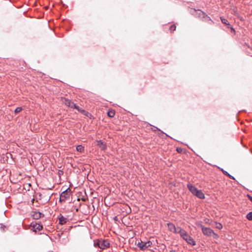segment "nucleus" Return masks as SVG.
I'll return each instance as SVG.
<instances>
[{
  "label": "nucleus",
  "mask_w": 252,
  "mask_h": 252,
  "mask_svg": "<svg viewBox=\"0 0 252 252\" xmlns=\"http://www.w3.org/2000/svg\"><path fill=\"white\" fill-rule=\"evenodd\" d=\"M249 199L252 202V197L251 196H248Z\"/></svg>",
  "instance_id": "nucleus-27"
},
{
  "label": "nucleus",
  "mask_w": 252,
  "mask_h": 252,
  "mask_svg": "<svg viewBox=\"0 0 252 252\" xmlns=\"http://www.w3.org/2000/svg\"><path fill=\"white\" fill-rule=\"evenodd\" d=\"M58 220L59 221V224L61 225H63L67 222V219L64 217L61 214L58 217Z\"/></svg>",
  "instance_id": "nucleus-12"
},
{
  "label": "nucleus",
  "mask_w": 252,
  "mask_h": 252,
  "mask_svg": "<svg viewBox=\"0 0 252 252\" xmlns=\"http://www.w3.org/2000/svg\"><path fill=\"white\" fill-rule=\"evenodd\" d=\"M152 244V243L150 241H148L147 242L141 241L140 242H138L137 246L141 250L144 251L148 247H150Z\"/></svg>",
  "instance_id": "nucleus-7"
},
{
  "label": "nucleus",
  "mask_w": 252,
  "mask_h": 252,
  "mask_svg": "<svg viewBox=\"0 0 252 252\" xmlns=\"http://www.w3.org/2000/svg\"><path fill=\"white\" fill-rule=\"evenodd\" d=\"M97 145L102 150H105L106 149L107 147L106 144L102 142L101 140L98 141Z\"/></svg>",
  "instance_id": "nucleus-13"
},
{
  "label": "nucleus",
  "mask_w": 252,
  "mask_h": 252,
  "mask_svg": "<svg viewBox=\"0 0 252 252\" xmlns=\"http://www.w3.org/2000/svg\"><path fill=\"white\" fill-rule=\"evenodd\" d=\"M177 151L178 153H180L181 152L182 150L181 149L177 148Z\"/></svg>",
  "instance_id": "nucleus-26"
},
{
  "label": "nucleus",
  "mask_w": 252,
  "mask_h": 252,
  "mask_svg": "<svg viewBox=\"0 0 252 252\" xmlns=\"http://www.w3.org/2000/svg\"><path fill=\"white\" fill-rule=\"evenodd\" d=\"M114 220H117V217H115L114 218Z\"/></svg>",
  "instance_id": "nucleus-28"
},
{
  "label": "nucleus",
  "mask_w": 252,
  "mask_h": 252,
  "mask_svg": "<svg viewBox=\"0 0 252 252\" xmlns=\"http://www.w3.org/2000/svg\"><path fill=\"white\" fill-rule=\"evenodd\" d=\"M187 187L193 195L196 196L199 199H203L205 198V195L201 190L198 189L194 186L191 184H188Z\"/></svg>",
  "instance_id": "nucleus-1"
},
{
  "label": "nucleus",
  "mask_w": 252,
  "mask_h": 252,
  "mask_svg": "<svg viewBox=\"0 0 252 252\" xmlns=\"http://www.w3.org/2000/svg\"><path fill=\"white\" fill-rule=\"evenodd\" d=\"M0 228L2 229L3 231H5V229H7V228L5 225L2 224H0Z\"/></svg>",
  "instance_id": "nucleus-25"
},
{
  "label": "nucleus",
  "mask_w": 252,
  "mask_h": 252,
  "mask_svg": "<svg viewBox=\"0 0 252 252\" xmlns=\"http://www.w3.org/2000/svg\"><path fill=\"white\" fill-rule=\"evenodd\" d=\"M63 102L68 107L71 108H73L74 106H75V104L74 103L72 102L70 100L67 99L66 98H63Z\"/></svg>",
  "instance_id": "nucleus-10"
},
{
  "label": "nucleus",
  "mask_w": 252,
  "mask_h": 252,
  "mask_svg": "<svg viewBox=\"0 0 252 252\" xmlns=\"http://www.w3.org/2000/svg\"><path fill=\"white\" fill-rule=\"evenodd\" d=\"M220 20H221V22H222L223 24H225V25H229V22H228V21H227V19H225V18H222V17H220Z\"/></svg>",
  "instance_id": "nucleus-19"
},
{
  "label": "nucleus",
  "mask_w": 252,
  "mask_h": 252,
  "mask_svg": "<svg viewBox=\"0 0 252 252\" xmlns=\"http://www.w3.org/2000/svg\"><path fill=\"white\" fill-rule=\"evenodd\" d=\"M200 227H201L202 233L204 235L208 237L213 236L214 238L218 237L217 234L210 228L204 227L201 224L200 225Z\"/></svg>",
  "instance_id": "nucleus-4"
},
{
  "label": "nucleus",
  "mask_w": 252,
  "mask_h": 252,
  "mask_svg": "<svg viewBox=\"0 0 252 252\" xmlns=\"http://www.w3.org/2000/svg\"><path fill=\"white\" fill-rule=\"evenodd\" d=\"M197 11L199 12V17L204 18L205 21L208 22L210 24L214 23L210 17H209L205 12L200 10H198Z\"/></svg>",
  "instance_id": "nucleus-8"
},
{
  "label": "nucleus",
  "mask_w": 252,
  "mask_h": 252,
  "mask_svg": "<svg viewBox=\"0 0 252 252\" xmlns=\"http://www.w3.org/2000/svg\"><path fill=\"white\" fill-rule=\"evenodd\" d=\"M80 113L88 117H90V116H91V114L90 113H89L88 112L86 111V110L83 109L80 112Z\"/></svg>",
  "instance_id": "nucleus-16"
},
{
  "label": "nucleus",
  "mask_w": 252,
  "mask_h": 252,
  "mask_svg": "<svg viewBox=\"0 0 252 252\" xmlns=\"http://www.w3.org/2000/svg\"><path fill=\"white\" fill-rule=\"evenodd\" d=\"M180 235L186 242L191 246H195L196 245L194 240L189 235L187 232L184 229H180Z\"/></svg>",
  "instance_id": "nucleus-2"
},
{
  "label": "nucleus",
  "mask_w": 252,
  "mask_h": 252,
  "mask_svg": "<svg viewBox=\"0 0 252 252\" xmlns=\"http://www.w3.org/2000/svg\"><path fill=\"white\" fill-rule=\"evenodd\" d=\"M80 113L88 117H90V116H91V114L90 113H89L88 112L86 111V110L83 109L80 112Z\"/></svg>",
  "instance_id": "nucleus-17"
},
{
  "label": "nucleus",
  "mask_w": 252,
  "mask_h": 252,
  "mask_svg": "<svg viewBox=\"0 0 252 252\" xmlns=\"http://www.w3.org/2000/svg\"><path fill=\"white\" fill-rule=\"evenodd\" d=\"M221 171L225 175L228 176L229 178L232 180H235V178L233 176H231L230 174H229L227 171L224 170L223 169H221Z\"/></svg>",
  "instance_id": "nucleus-14"
},
{
  "label": "nucleus",
  "mask_w": 252,
  "mask_h": 252,
  "mask_svg": "<svg viewBox=\"0 0 252 252\" xmlns=\"http://www.w3.org/2000/svg\"><path fill=\"white\" fill-rule=\"evenodd\" d=\"M76 150L80 153H82L84 151V147L82 145H78L76 147Z\"/></svg>",
  "instance_id": "nucleus-15"
},
{
  "label": "nucleus",
  "mask_w": 252,
  "mask_h": 252,
  "mask_svg": "<svg viewBox=\"0 0 252 252\" xmlns=\"http://www.w3.org/2000/svg\"><path fill=\"white\" fill-rule=\"evenodd\" d=\"M217 228L219 229H220L222 228V225L221 223H218L217 224Z\"/></svg>",
  "instance_id": "nucleus-24"
},
{
  "label": "nucleus",
  "mask_w": 252,
  "mask_h": 252,
  "mask_svg": "<svg viewBox=\"0 0 252 252\" xmlns=\"http://www.w3.org/2000/svg\"><path fill=\"white\" fill-rule=\"evenodd\" d=\"M176 27L175 25H172L170 26L169 30L171 32H173L176 30Z\"/></svg>",
  "instance_id": "nucleus-21"
},
{
  "label": "nucleus",
  "mask_w": 252,
  "mask_h": 252,
  "mask_svg": "<svg viewBox=\"0 0 252 252\" xmlns=\"http://www.w3.org/2000/svg\"><path fill=\"white\" fill-rule=\"evenodd\" d=\"M167 226L168 230L174 233H179L181 232L180 229H183L180 227H176L175 225L172 222L167 223Z\"/></svg>",
  "instance_id": "nucleus-6"
},
{
  "label": "nucleus",
  "mask_w": 252,
  "mask_h": 252,
  "mask_svg": "<svg viewBox=\"0 0 252 252\" xmlns=\"http://www.w3.org/2000/svg\"><path fill=\"white\" fill-rule=\"evenodd\" d=\"M31 216L33 219L38 220L41 218L44 217V215L40 212L32 211L31 212Z\"/></svg>",
  "instance_id": "nucleus-9"
},
{
  "label": "nucleus",
  "mask_w": 252,
  "mask_h": 252,
  "mask_svg": "<svg viewBox=\"0 0 252 252\" xmlns=\"http://www.w3.org/2000/svg\"><path fill=\"white\" fill-rule=\"evenodd\" d=\"M71 195V189L69 188L63 191L60 195V202H62L69 198Z\"/></svg>",
  "instance_id": "nucleus-5"
},
{
  "label": "nucleus",
  "mask_w": 252,
  "mask_h": 252,
  "mask_svg": "<svg viewBox=\"0 0 252 252\" xmlns=\"http://www.w3.org/2000/svg\"><path fill=\"white\" fill-rule=\"evenodd\" d=\"M94 246L95 247L97 246L100 249L104 250L109 247L110 243L109 241L107 240L100 239L98 240L96 242H94Z\"/></svg>",
  "instance_id": "nucleus-3"
},
{
  "label": "nucleus",
  "mask_w": 252,
  "mask_h": 252,
  "mask_svg": "<svg viewBox=\"0 0 252 252\" xmlns=\"http://www.w3.org/2000/svg\"><path fill=\"white\" fill-rule=\"evenodd\" d=\"M115 112L114 110H110L107 112V115L109 117L112 118L114 116Z\"/></svg>",
  "instance_id": "nucleus-18"
},
{
  "label": "nucleus",
  "mask_w": 252,
  "mask_h": 252,
  "mask_svg": "<svg viewBox=\"0 0 252 252\" xmlns=\"http://www.w3.org/2000/svg\"><path fill=\"white\" fill-rule=\"evenodd\" d=\"M22 110V108L21 107H18L15 109L14 112H15V113L17 114V113L20 112Z\"/></svg>",
  "instance_id": "nucleus-22"
},
{
  "label": "nucleus",
  "mask_w": 252,
  "mask_h": 252,
  "mask_svg": "<svg viewBox=\"0 0 252 252\" xmlns=\"http://www.w3.org/2000/svg\"><path fill=\"white\" fill-rule=\"evenodd\" d=\"M74 109H76L79 112H81L82 110V108H80L79 106H77L76 104H75V106L74 107Z\"/></svg>",
  "instance_id": "nucleus-23"
},
{
  "label": "nucleus",
  "mask_w": 252,
  "mask_h": 252,
  "mask_svg": "<svg viewBox=\"0 0 252 252\" xmlns=\"http://www.w3.org/2000/svg\"><path fill=\"white\" fill-rule=\"evenodd\" d=\"M247 219L249 220H252V212L249 213L247 215Z\"/></svg>",
  "instance_id": "nucleus-20"
},
{
  "label": "nucleus",
  "mask_w": 252,
  "mask_h": 252,
  "mask_svg": "<svg viewBox=\"0 0 252 252\" xmlns=\"http://www.w3.org/2000/svg\"><path fill=\"white\" fill-rule=\"evenodd\" d=\"M31 227H32V230L34 232H37V231H40L42 229L43 226L40 223H32L31 224Z\"/></svg>",
  "instance_id": "nucleus-11"
}]
</instances>
